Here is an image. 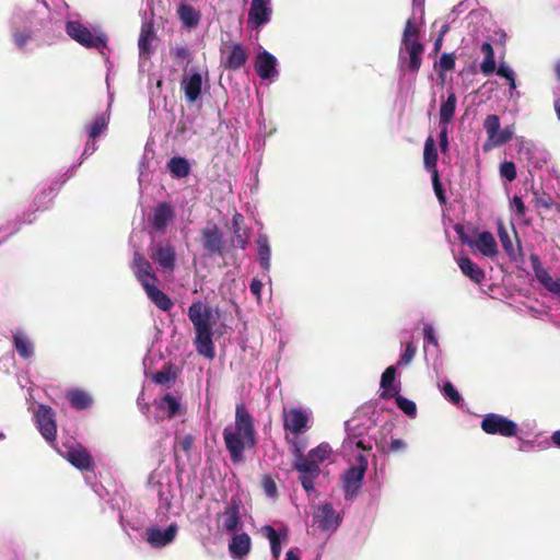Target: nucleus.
<instances>
[{
    "mask_svg": "<svg viewBox=\"0 0 560 560\" xmlns=\"http://www.w3.org/2000/svg\"><path fill=\"white\" fill-rule=\"evenodd\" d=\"M45 12L14 5L7 19L8 31L14 47L23 51L26 46L39 36L44 44H52L61 36L62 21L50 16L44 18Z\"/></svg>",
    "mask_w": 560,
    "mask_h": 560,
    "instance_id": "nucleus-1",
    "label": "nucleus"
},
{
    "mask_svg": "<svg viewBox=\"0 0 560 560\" xmlns=\"http://www.w3.org/2000/svg\"><path fill=\"white\" fill-rule=\"evenodd\" d=\"M223 440L232 462L238 463L243 459L246 448L256 444V432L254 419L245 405L240 404L235 409V421L223 430Z\"/></svg>",
    "mask_w": 560,
    "mask_h": 560,
    "instance_id": "nucleus-2",
    "label": "nucleus"
},
{
    "mask_svg": "<svg viewBox=\"0 0 560 560\" xmlns=\"http://www.w3.org/2000/svg\"><path fill=\"white\" fill-rule=\"evenodd\" d=\"M187 315L195 329L194 345L197 353L208 360H213L215 358V348L212 340L214 331L211 324V306L197 300L189 306Z\"/></svg>",
    "mask_w": 560,
    "mask_h": 560,
    "instance_id": "nucleus-3",
    "label": "nucleus"
},
{
    "mask_svg": "<svg viewBox=\"0 0 560 560\" xmlns=\"http://www.w3.org/2000/svg\"><path fill=\"white\" fill-rule=\"evenodd\" d=\"M424 46L419 40V27L413 18L407 20L401 45L398 52V68L400 72L410 71L418 73L422 63V54Z\"/></svg>",
    "mask_w": 560,
    "mask_h": 560,
    "instance_id": "nucleus-4",
    "label": "nucleus"
},
{
    "mask_svg": "<svg viewBox=\"0 0 560 560\" xmlns=\"http://www.w3.org/2000/svg\"><path fill=\"white\" fill-rule=\"evenodd\" d=\"M171 510H164L160 515V509L155 511V517L144 532V540L153 549H163L175 542L179 532V525L172 518Z\"/></svg>",
    "mask_w": 560,
    "mask_h": 560,
    "instance_id": "nucleus-5",
    "label": "nucleus"
},
{
    "mask_svg": "<svg viewBox=\"0 0 560 560\" xmlns=\"http://www.w3.org/2000/svg\"><path fill=\"white\" fill-rule=\"evenodd\" d=\"M65 28L68 36L85 48L96 49L105 59L106 63L109 58L105 50L107 49L108 37L106 33L98 26H88L80 20H67Z\"/></svg>",
    "mask_w": 560,
    "mask_h": 560,
    "instance_id": "nucleus-6",
    "label": "nucleus"
},
{
    "mask_svg": "<svg viewBox=\"0 0 560 560\" xmlns=\"http://www.w3.org/2000/svg\"><path fill=\"white\" fill-rule=\"evenodd\" d=\"M148 486L159 499L160 515L164 510H171L172 499L174 498L175 486L172 468L160 464L148 478Z\"/></svg>",
    "mask_w": 560,
    "mask_h": 560,
    "instance_id": "nucleus-7",
    "label": "nucleus"
},
{
    "mask_svg": "<svg viewBox=\"0 0 560 560\" xmlns=\"http://www.w3.org/2000/svg\"><path fill=\"white\" fill-rule=\"evenodd\" d=\"M368 459L363 454L355 457V463L340 476L341 487L345 500L352 502L362 488L365 472L368 470Z\"/></svg>",
    "mask_w": 560,
    "mask_h": 560,
    "instance_id": "nucleus-8",
    "label": "nucleus"
},
{
    "mask_svg": "<svg viewBox=\"0 0 560 560\" xmlns=\"http://www.w3.org/2000/svg\"><path fill=\"white\" fill-rule=\"evenodd\" d=\"M342 520V513L337 511L330 502L312 505L313 526L322 533L329 535L335 533L341 525Z\"/></svg>",
    "mask_w": 560,
    "mask_h": 560,
    "instance_id": "nucleus-9",
    "label": "nucleus"
},
{
    "mask_svg": "<svg viewBox=\"0 0 560 560\" xmlns=\"http://www.w3.org/2000/svg\"><path fill=\"white\" fill-rule=\"evenodd\" d=\"M313 411L308 407L283 409V428L285 431L300 435L311 429Z\"/></svg>",
    "mask_w": 560,
    "mask_h": 560,
    "instance_id": "nucleus-10",
    "label": "nucleus"
},
{
    "mask_svg": "<svg viewBox=\"0 0 560 560\" xmlns=\"http://www.w3.org/2000/svg\"><path fill=\"white\" fill-rule=\"evenodd\" d=\"M481 429L485 433L491 435H501L504 438L515 436L518 430V425L513 420L499 415V413H487L481 420Z\"/></svg>",
    "mask_w": 560,
    "mask_h": 560,
    "instance_id": "nucleus-11",
    "label": "nucleus"
},
{
    "mask_svg": "<svg viewBox=\"0 0 560 560\" xmlns=\"http://www.w3.org/2000/svg\"><path fill=\"white\" fill-rule=\"evenodd\" d=\"M241 499L232 497L224 511L218 516V528L226 533H237L243 527Z\"/></svg>",
    "mask_w": 560,
    "mask_h": 560,
    "instance_id": "nucleus-12",
    "label": "nucleus"
},
{
    "mask_svg": "<svg viewBox=\"0 0 560 560\" xmlns=\"http://www.w3.org/2000/svg\"><path fill=\"white\" fill-rule=\"evenodd\" d=\"M34 419L36 428L42 436L46 442L55 447L54 443L57 435V424L54 410L48 406L39 405L37 410L34 412Z\"/></svg>",
    "mask_w": 560,
    "mask_h": 560,
    "instance_id": "nucleus-13",
    "label": "nucleus"
},
{
    "mask_svg": "<svg viewBox=\"0 0 560 560\" xmlns=\"http://www.w3.org/2000/svg\"><path fill=\"white\" fill-rule=\"evenodd\" d=\"M272 18V0H252L248 10L247 25L259 30L267 25Z\"/></svg>",
    "mask_w": 560,
    "mask_h": 560,
    "instance_id": "nucleus-14",
    "label": "nucleus"
},
{
    "mask_svg": "<svg viewBox=\"0 0 560 560\" xmlns=\"http://www.w3.org/2000/svg\"><path fill=\"white\" fill-rule=\"evenodd\" d=\"M156 410L168 419L185 416L186 406L183 404V395L177 392L165 393L156 400Z\"/></svg>",
    "mask_w": 560,
    "mask_h": 560,
    "instance_id": "nucleus-15",
    "label": "nucleus"
},
{
    "mask_svg": "<svg viewBox=\"0 0 560 560\" xmlns=\"http://www.w3.org/2000/svg\"><path fill=\"white\" fill-rule=\"evenodd\" d=\"M151 258L163 272H173L176 261V252L167 242H158L151 248Z\"/></svg>",
    "mask_w": 560,
    "mask_h": 560,
    "instance_id": "nucleus-16",
    "label": "nucleus"
},
{
    "mask_svg": "<svg viewBox=\"0 0 560 560\" xmlns=\"http://www.w3.org/2000/svg\"><path fill=\"white\" fill-rule=\"evenodd\" d=\"M202 84V74L196 68H190L184 73L180 86L188 103H195L200 98Z\"/></svg>",
    "mask_w": 560,
    "mask_h": 560,
    "instance_id": "nucleus-17",
    "label": "nucleus"
},
{
    "mask_svg": "<svg viewBox=\"0 0 560 560\" xmlns=\"http://www.w3.org/2000/svg\"><path fill=\"white\" fill-rule=\"evenodd\" d=\"M254 67L261 80L275 81L279 75L277 58L265 49L257 54Z\"/></svg>",
    "mask_w": 560,
    "mask_h": 560,
    "instance_id": "nucleus-18",
    "label": "nucleus"
},
{
    "mask_svg": "<svg viewBox=\"0 0 560 560\" xmlns=\"http://www.w3.org/2000/svg\"><path fill=\"white\" fill-rule=\"evenodd\" d=\"M175 211L171 203H158L149 215L151 226L160 233L165 232L167 225L174 220Z\"/></svg>",
    "mask_w": 560,
    "mask_h": 560,
    "instance_id": "nucleus-19",
    "label": "nucleus"
},
{
    "mask_svg": "<svg viewBox=\"0 0 560 560\" xmlns=\"http://www.w3.org/2000/svg\"><path fill=\"white\" fill-rule=\"evenodd\" d=\"M530 262L537 281L550 293L560 296V278L555 279L541 266L537 255H530Z\"/></svg>",
    "mask_w": 560,
    "mask_h": 560,
    "instance_id": "nucleus-20",
    "label": "nucleus"
},
{
    "mask_svg": "<svg viewBox=\"0 0 560 560\" xmlns=\"http://www.w3.org/2000/svg\"><path fill=\"white\" fill-rule=\"evenodd\" d=\"M203 249L209 255L223 254V235L215 224L208 225L201 232Z\"/></svg>",
    "mask_w": 560,
    "mask_h": 560,
    "instance_id": "nucleus-21",
    "label": "nucleus"
},
{
    "mask_svg": "<svg viewBox=\"0 0 560 560\" xmlns=\"http://www.w3.org/2000/svg\"><path fill=\"white\" fill-rule=\"evenodd\" d=\"M462 241L475 247L485 257L493 258L499 254L497 241L489 231L479 233L475 241H470L467 237H462Z\"/></svg>",
    "mask_w": 560,
    "mask_h": 560,
    "instance_id": "nucleus-22",
    "label": "nucleus"
},
{
    "mask_svg": "<svg viewBox=\"0 0 560 560\" xmlns=\"http://www.w3.org/2000/svg\"><path fill=\"white\" fill-rule=\"evenodd\" d=\"M131 269L142 288H144V283L151 284L158 282V278L153 272L150 261L138 252L133 254Z\"/></svg>",
    "mask_w": 560,
    "mask_h": 560,
    "instance_id": "nucleus-23",
    "label": "nucleus"
},
{
    "mask_svg": "<svg viewBox=\"0 0 560 560\" xmlns=\"http://www.w3.org/2000/svg\"><path fill=\"white\" fill-rule=\"evenodd\" d=\"M397 365H390L382 373L380 387L382 389L381 398L392 399L400 392V383L396 382Z\"/></svg>",
    "mask_w": 560,
    "mask_h": 560,
    "instance_id": "nucleus-24",
    "label": "nucleus"
},
{
    "mask_svg": "<svg viewBox=\"0 0 560 560\" xmlns=\"http://www.w3.org/2000/svg\"><path fill=\"white\" fill-rule=\"evenodd\" d=\"M252 548L250 537L246 533H234L229 542V552L234 560H244Z\"/></svg>",
    "mask_w": 560,
    "mask_h": 560,
    "instance_id": "nucleus-25",
    "label": "nucleus"
},
{
    "mask_svg": "<svg viewBox=\"0 0 560 560\" xmlns=\"http://www.w3.org/2000/svg\"><path fill=\"white\" fill-rule=\"evenodd\" d=\"M260 533L264 537H266L269 540L273 560H279V557L281 555V544L288 537V529L282 528L280 530H276L270 525H264L260 528Z\"/></svg>",
    "mask_w": 560,
    "mask_h": 560,
    "instance_id": "nucleus-26",
    "label": "nucleus"
},
{
    "mask_svg": "<svg viewBox=\"0 0 560 560\" xmlns=\"http://www.w3.org/2000/svg\"><path fill=\"white\" fill-rule=\"evenodd\" d=\"M293 467L300 476H319L320 474L319 465L310 455L302 454L299 448H296Z\"/></svg>",
    "mask_w": 560,
    "mask_h": 560,
    "instance_id": "nucleus-27",
    "label": "nucleus"
},
{
    "mask_svg": "<svg viewBox=\"0 0 560 560\" xmlns=\"http://www.w3.org/2000/svg\"><path fill=\"white\" fill-rule=\"evenodd\" d=\"M154 38V33L152 30V25L144 23L141 27L138 47H139V57H140V68H143V61L148 60L152 54L151 43Z\"/></svg>",
    "mask_w": 560,
    "mask_h": 560,
    "instance_id": "nucleus-28",
    "label": "nucleus"
},
{
    "mask_svg": "<svg viewBox=\"0 0 560 560\" xmlns=\"http://www.w3.org/2000/svg\"><path fill=\"white\" fill-rule=\"evenodd\" d=\"M246 61L247 54L241 43L233 44L226 56L222 59L223 66L232 70L242 68Z\"/></svg>",
    "mask_w": 560,
    "mask_h": 560,
    "instance_id": "nucleus-29",
    "label": "nucleus"
},
{
    "mask_svg": "<svg viewBox=\"0 0 560 560\" xmlns=\"http://www.w3.org/2000/svg\"><path fill=\"white\" fill-rule=\"evenodd\" d=\"M177 15L183 26L188 30L195 28L201 20V13L185 0L179 3Z\"/></svg>",
    "mask_w": 560,
    "mask_h": 560,
    "instance_id": "nucleus-30",
    "label": "nucleus"
},
{
    "mask_svg": "<svg viewBox=\"0 0 560 560\" xmlns=\"http://www.w3.org/2000/svg\"><path fill=\"white\" fill-rule=\"evenodd\" d=\"M65 457L80 470H90L93 467V459L90 453L81 446L69 450Z\"/></svg>",
    "mask_w": 560,
    "mask_h": 560,
    "instance_id": "nucleus-31",
    "label": "nucleus"
},
{
    "mask_svg": "<svg viewBox=\"0 0 560 560\" xmlns=\"http://www.w3.org/2000/svg\"><path fill=\"white\" fill-rule=\"evenodd\" d=\"M14 349L18 354L23 359H30L34 355V343L22 329H16L12 332Z\"/></svg>",
    "mask_w": 560,
    "mask_h": 560,
    "instance_id": "nucleus-32",
    "label": "nucleus"
},
{
    "mask_svg": "<svg viewBox=\"0 0 560 560\" xmlns=\"http://www.w3.org/2000/svg\"><path fill=\"white\" fill-rule=\"evenodd\" d=\"M143 290L149 300L161 311L167 312L173 307L172 300L156 287V283H144Z\"/></svg>",
    "mask_w": 560,
    "mask_h": 560,
    "instance_id": "nucleus-33",
    "label": "nucleus"
},
{
    "mask_svg": "<svg viewBox=\"0 0 560 560\" xmlns=\"http://www.w3.org/2000/svg\"><path fill=\"white\" fill-rule=\"evenodd\" d=\"M460 271L475 283H481L485 279V271L470 258L463 256L457 259Z\"/></svg>",
    "mask_w": 560,
    "mask_h": 560,
    "instance_id": "nucleus-34",
    "label": "nucleus"
},
{
    "mask_svg": "<svg viewBox=\"0 0 560 560\" xmlns=\"http://www.w3.org/2000/svg\"><path fill=\"white\" fill-rule=\"evenodd\" d=\"M457 105V97L453 91H447V96L441 102L440 105V121L439 125H450L455 115Z\"/></svg>",
    "mask_w": 560,
    "mask_h": 560,
    "instance_id": "nucleus-35",
    "label": "nucleus"
},
{
    "mask_svg": "<svg viewBox=\"0 0 560 560\" xmlns=\"http://www.w3.org/2000/svg\"><path fill=\"white\" fill-rule=\"evenodd\" d=\"M256 245L259 265L264 271L268 272L271 267V248L268 236L266 234H259L256 240Z\"/></svg>",
    "mask_w": 560,
    "mask_h": 560,
    "instance_id": "nucleus-36",
    "label": "nucleus"
},
{
    "mask_svg": "<svg viewBox=\"0 0 560 560\" xmlns=\"http://www.w3.org/2000/svg\"><path fill=\"white\" fill-rule=\"evenodd\" d=\"M65 182L66 179L61 180L60 183L55 182L51 183L47 188H43V190L37 194L34 199V206L36 207V210L46 209Z\"/></svg>",
    "mask_w": 560,
    "mask_h": 560,
    "instance_id": "nucleus-37",
    "label": "nucleus"
},
{
    "mask_svg": "<svg viewBox=\"0 0 560 560\" xmlns=\"http://www.w3.org/2000/svg\"><path fill=\"white\" fill-rule=\"evenodd\" d=\"M483 128L488 135V140L483 144V150L488 151L493 148V143L499 136L500 118L498 115H488L483 121Z\"/></svg>",
    "mask_w": 560,
    "mask_h": 560,
    "instance_id": "nucleus-38",
    "label": "nucleus"
},
{
    "mask_svg": "<svg viewBox=\"0 0 560 560\" xmlns=\"http://www.w3.org/2000/svg\"><path fill=\"white\" fill-rule=\"evenodd\" d=\"M109 113L107 110L96 115L92 122L85 127L89 139L95 140L100 137L107 129Z\"/></svg>",
    "mask_w": 560,
    "mask_h": 560,
    "instance_id": "nucleus-39",
    "label": "nucleus"
},
{
    "mask_svg": "<svg viewBox=\"0 0 560 560\" xmlns=\"http://www.w3.org/2000/svg\"><path fill=\"white\" fill-rule=\"evenodd\" d=\"M67 398L71 407L77 410L88 409L93 402L92 396L88 392L78 388L68 390Z\"/></svg>",
    "mask_w": 560,
    "mask_h": 560,
    "instance_id": "nucleus-40",
    "label": "nucleus"
},
{
    "mask_svg": "<svg viewBox=\"0 0 560 560\" xmlns=\"http://www.w3.org/2000/svg\"><path fill=\"white\" fill-rule=\"evenodd\" d=\"M498 236L509 258L513 261H516L517 255L521 252V244L518 243L517 249L514 248L510 234L502 222L498 223Z\"/></svg>",
    "mask_w": 560,
    "mask_h": 560,
    "instance_id": "nucleus-41",
    "label": "nucleus"
},
{
    "mask_svg": "<svg viewBox=\"0 0 560 560\" xmlns=\"http://www.w3.org/2000/svg\"><path fill=\"white\" fill-rule=\"evenodd\" d=\"M167 170L175 178H184L190 173V164L187 159L182 156H173L167 162Z\"/></svg>",
    "mask_w": 560,
    "mask_h": 560,
    "instance_id": "nucleus-42",
    "label": "nucleus"
},
{
    "mask_svg": "<svg viewBox=\"0 0 560 560\" xmlns=\"http://www.w3.org/2000/svg\"><path fill=\"white\" fill-rule=\"evenodd\" d=\"M375 445L382 454L398 453L407 448V443L401 439H392L389 443L385 438L375 439Z\"/></svg>",
    "mask_w": 560,
    "mask_h": 560,
    "instance_id": "nucleus-43",
    "label": "nucleus"
},
{
    "mask_svg": "<svg viewBox=\"0 0 560 560\" xmlns=\"http://www.w3.org/2000/svg\"><path fill=\"white\" fill-rule=\"evenodd\" d=\"M438 162V151L435 147V142L432 137H429L424 143L423 150V163L424 167L429 171L434 172L436 170Z\"/></svg>",
    "mask_w": 560,
    "mask_h": 560,
    "instance_id": "nucleus-44",
    "label": "nucleus"
},
{
    "mask_svg": "<svg viewBox=\"0 0 560 560\" xmlns=\"http://www.w3.org/2000/svg\"><path fill=\"white\" fill-rule=\"evenodd\" d=\"M481 51L485 54V58L480 63V70L485 75H490L495 70L494 51L491 44L485 42L481 45Z\"/></svg>",
    "mask_w": 560,
    "mask_h": 560,
    "instance_id": "nucleus-45",
    "label": "nucleus"
},
{
    "mask_svg": "<svg viewBox=\"0 0 560 560\" xmlns=\"http://www.w3.org/2000/svg\"><path fill=\"white\" fill-rule=\"evenodd\" d=\"M423 339H424V350L425 353L438 354L439 352V341L435 334V330L431 324H424L423 326Z\"/></svg>",
    "mask_w": 560,
    "mask_h": 560,
    "instance_id": "nucleus-46",
    "label": "nucleus"
},
{
    "mask_svg": "<svg viewBox=\"0 0 560 560\" xmlns=\"http://www.w3.org/2000/svg\"><path fill=\"white\" fill-rule=\"evenodd\" d=\"M331 453V446L328 443L323 442L318 446L312 448L307 455H310L319 465L328 459Z\"/></svg>",
    "mask_w": 560,
    "mask_h": 560,
    "instance_id": "nucleus-47",
    "label": "nucleus"
},
{
    "mask_svg": "<svg viewBox=\"0 0 560 560\" xmlns=\"http://www.w3.org/2000/svg\"><path fill=\"white\" fill-rule=\"evenodd\" d=\"M393 398H395L397 407L405 415H407L410 418H415L417 416V406L412 400L401 396L399 393Z\"/></svg>",
    "mask_w": 560,
    "mask_h": 560,
    "instance_id": "nucleus-48",
    "label": "nucleus"
},
{
    "mask_svg": "<svg viewBox=\"0 0 560 560\" xmlns=\"http://www.w3.org/2000/svg\"><path fill=\"white\" fill-rule=\"evenodd\" d=\"M441 392H442L444 398L454 405H458L462 401L460 394L457 392V389L454 387V385L450 381H446L443 383Z\"/></svg>",
    "mask_w": 560,
    "mask_h": 560,
    "instance_id": "nucleus-49",
    "label": "nucleus"
},
{
    "mask_svg": "<svg viewBox=\"0 0 560 560\" xmlns=\"http://www.w3.org/2000/svg\"><path fill=\"white\" fill-rule=\"evenodd\" d=\"M417 352V347L413 342H407L404 352L400 354L397 365H409Z\"/></svg>",
    "mask_w": 560,
    "mask_h": 560,
    "instance_id": "nucleus-50",
    "label": "nucleus"
},
{
    "mask_svg": "<svg viewBox=\"0 0 560 560\" xmlns=\"http://www.w3.org/2000/svg\"><path fill=\"white\" fill-rule=\"evenodd\" d=\"M500 175L502 178L513 182L517 175L515 164L511 161H504L500 165Z\"/></svg>",
    "mask_w": 560,
    "mask_h": 560,
    "instance_id": "nucleus-51",
    "label": "nucleus"
},
{
    "mask_svg": "<svg viewBox=\"0 0 560 560\" xmlns=\"http://www.w3.org/2000/svg\"><path fill=\"white\" fill-rule=\"evenodd\" d=\"M513 135L514 127L512 125L504 127L502 130L500 129L499 136L493 143V148L508 143L513 138Z\"/></svg>",
    "mask_w": 560,
    "mask_h": 560,
    "instance_id": "nucleus-52",
    "label": "nucleus"
},
{
    "mask_svg": "<svg viewBox=\"0 0 560 560\" xmlns=\"http://www.w3.org/2000/svg\"><path fill=\"white\" fill-rule=\"evenodd\" d=\"M455 66V58L452 54H443L440 57L438 68L440 72L451 71Z\"/></svg>",
    "mask_w": 560,
    "mask_h": 560,
    "instance_id": "nucleus-53",
    "label": "nucleus"
},
{
    "mask_svg": "<svg viewBox=\"0 0 560 560\" xmlns=\"http://www.w3.org/2000/svg\"><path fill=\"white\" fill-rule=\"evenodd\" d=\"M432 184H433V189L436 195V198L439 199V201L441 203H445V201H446L445 194L442 188V184L439 179V174H438L436 170H434V172L432 173Z\"/></svg>",
    "mask_w": 560,
    "mask_h": 560,
    "instance_id": "nucleus-54",
    "label": "nucleus"
},
{
    "mask_svg": "<svg viewBox=\"0 0 560 560\" xmlns=\"http://www.w3.org/2000/svg\"><path fill=\"white\" fill-rule=\"evenodd\" d=\"M262 488L268 498L277 497V494H278L277 485L271 477H269V476L264 477Z\"/></svg>",
    "mask_w": 560,
    "mask_h": 560,
    "instance_id": "nucleus-55",
    "label": "nucleus"
},
{
    "mask_svg": "<svg viewBox=\"0 0 560 560\" xmlns=\"http://www.w3.org/2000/svg\"><path fill=\"white\" fill-rule=\"evenodd\" d=\"M174 375L170 371H159L154 374L153 381L160 385H166L174 381Z\"/></svg>",
    "mask_w": 560,
    "mask_h": 560,
    "instance_id": "nucleus-56",
    "label": "nucleus"
},
{
    "mask_svg": "<svg viewBox=\"0 0 560 560\" xmlns=\"http://www.w3.org/2000/svg\"><path fill=\"white\" fill-rule=\"evenodd\" d=\"M497 74L506 80H510L515 77V72L513 71V69L504 62H501L499 65V67L497 69Z\"/></svg>",
    "mask_w": 560,
    "mask_h": 560,
    "instance_id": "nucleus-57",
    "label": "nucleus"
},
{
    "mask_svg": "<svg viewBox=\"0 0 560 560\" xmlns=\"http://www.w3.org/2000/svg\"><path fill=\"white\" fill-rule=\"evenodd\" d=\"M511 207H512V209L515 211V213L518 217L525 215L526 207H525V205H524V202H523L521 197L514 196L513 200H512V203H511Z\"/></svg>",
    "mask_w": 560,
    "mask_h": 560,
    "instance_id": "nucleus-58",
    "label": "nucleus"
},
{
    "mask_svg": "<svg viewBox=\"0 0 560 560\" xmlns=\"http://www.w3.org/2000/svg\"><path fill=\"white\" fill-rule=\"evenodd\" d=\"M439 127H440V135H439L440 147H441L442 151H445L448 145V137H447L448 125H439Z\"/></svg>",
    "mask_w": 560,
    "mask_h": 560,
    "instance_id": "nucleus-59",
    "label": "nucleus"
},
{
    "mask_svg": "<svg viewBox=\"0 0 560 560\" xmlns=\"http://www.w3.org/2000/svg\"><path fill=\"white\" fill-rule=\"evenodd\" d=\"M249 290L255 295L257 302L261 300L262 282L258 279H253L249 284Z\"/></svg>",
    "mask_w": 560,
    "mask_h": 560,
    "instance_id": "nucleus-60",
    "label": "nucleus"
},
{
    "mask_svg": "<svg viewBox=\"0 0 560 560\" xmlns=\"http://www.w3.org/2000/svg\"><path fill=\"white\" fill-rule=\"evenodd\" d=\"M318 476H300L299 479L301 481V485L303 487V489L306 491V492H311L314 490V480L317 478Z\"/></svg>",
    "mask_w": 560,
    "mask_h": 560,
    "instance_id": "nucleus-61",
    "label": "nucleus"
},
{
    "mask_svg": "<svg viewBox=\"0 0 560 560\" xmlns=\"http://www.w3.org/2000/svg\"><path fill=\"white\" fill-rule=\"evenodd\" d=\"M234 234V243L241 249H245L247 246V235L242 231H235Z\"/></svg>",
    "mask_w": 560,
    "mask_h": 560,
    "instance_id": "nucleus-62",
    "label": "nucleus"
},
{
    "mask_svg": "<svg viewBox=\"0 0 560 560\" xmlns=\"http://www.w3.org/2000/svg\"><path fill=\"white\" fill-rule=\"evenodd\" d=\"M44 7H45V10L46 11H50V3L54 4L55 9L56 10H60L61 8H66L67 4L63 0H42Z\"/></svg>",
    "mask_w": 560,
    "mask_h": 560,
    "instance_id": "nucleus-63",
    "label": "nucleus"
},
{
    "mask_svg": "<svg viewBox=\"0 0 560 560\" xmlns=\"http://www.w3.org/2000/svg\"><path fill=\"white\" fill-rule=\"evenodd\" d=\"M96 150L97 145L95 143V140L88 141L84 147L82 158H88L89 155L93 154Z\"/></svg>",
    "mask_w": 560,
    "mask_h": 560,
    "instance_id": "nucleus-64",
    "label": "nucleus"
}]
</instances>
